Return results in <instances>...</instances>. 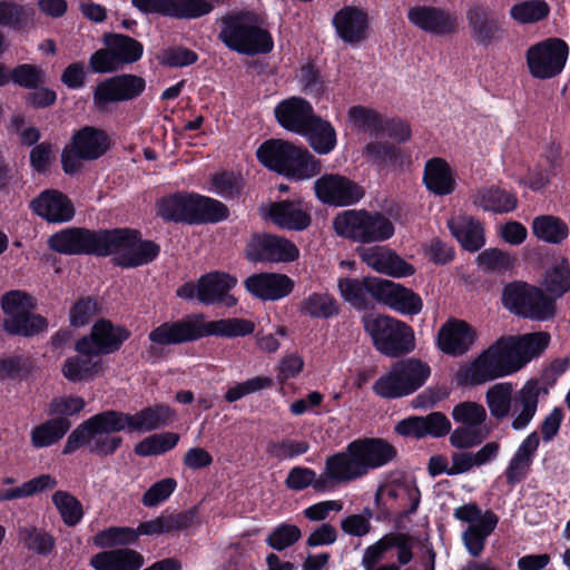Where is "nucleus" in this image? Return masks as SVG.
Segmentation results:
<instances>
[{
    "instance_id": "0eeeda50",
    "label": "nucleus",
    "mask_w": 570,
    "mask_h": 570,
    "mask_svg": "<svg viewBox=\"0 0 570 570\" xmlns=\"http://www.w3.org/2000/svg\"><path fill=\"white\" fill-rule=\"evenodd\" d=\"M218 40L229 50L245 56L267 55L274 49L268 30L258 24L255 13L236 11L220 19Z\"/></svg>"
},
{
    "instance_id": "6ab92c4d",
    "label": "nucleus",
    "mask_w": 570,
    "mask_h": 570,
    "mask_svg": "<svg viewBox=\"0 0 570 570\" xmlns=\"http://www.w3.org/2000/svg\"><path fill=\"white\" fill-rule=\"evenodd\" d=\"M146 89V80L134 73H120L100 81L94 89V104L105 109L114 102L130 101Z\"/></svg>"
},
{
    "instance_id": "412c9836",
    "label": "nucleus",
    "mask_w": 570,
    "mask_h": 570,
    "mask_svg": "<svg viewBox=\"0 0 570 570\" xmlns=\"http://www.w3.org/2000/svg\"><path fill=\"white\" fill-rule=\"evenodd\" d=\"M142 14H160L174 19H198L209 14L215 6L207 0H131Z\"/></svg>"
},
{
    "instance_id": "3c124183",
    "label": "nucleus",
    "mask_w": 570,
    "mask_h": 570,
    "mask_svg": "<svg viewBox=\"0 0 570 570\" xmlns=\"http://www.w3.org/2000/svg\"><path fill=\"white\" fill-rule=\"evenodd\" d=\"M533 235L549 244H561L569 236L564 220L553 215H540L532 220Z\"/></svg>"
},
{
    "instance_id": "49530a36",
    "label": "nucleus",
    "mask_w": 570,
    "mask_h": 570,
    "mask_svg": "<svg viewBox=\"0 0 570 570\" xmlns=\"http://www.w3.org/2000/svg\"><path fill=\"white\" fill-rule=\"evenodd\" d=\"M542 289L549 298L557 299L563 297L570 291V263L567 258L553 264L544 272L542 279Z\"/></svg>"
},
{
    "instance_id": "bf43d9fd",
    "label": "nucleus",
    "mask_w": 570,
    "mask_h": 570,
    "mask_svg": "<svg viewBox=\"0 0 570 570\" xmlns=\"http://www.w3.org/2000/svg\"><path fill=\"white\" fill-rule=\"evenodd\" d=\"M52 503L59 511L63 523L68 527H76L83 518L81 502L71 493L58 490L52 495Z\"/></svg>"
},
{
    "instance_id": "e2e57ef3",
    "label": "nucleus",
    "mask_w": 570,
    "mask_h": 570,
    "mask_svg": "<svg viewBox=\"0 0 570 570\" xmlns=\"http://www.w3.org/2000/svg\"><path fill=\"white\" fill-rule=\"evenodd\" d=\"M198 53L184 46H170L161 49L156 59L158 63L167 68H184L198 61Z\"/></svg>"
},
{
    "instance_id": "f257e3e1",
    "label": "nucleus",
    "mask_w": 570,
    "mask_h": 570,
    "mask_svg": "<svg viewBox=\"0 0 570 570\" xmlns=\"http://www.w3.org/2000/svg\"><path fill=\"white\" fill-rule=\"evenodd\" d=\"M550 343L547 332L502 335L471 363L455 373L458 386H476L512 375L532 358L541 355Z\"/></svg>"
},
{
    "instance_id": "37998d69",
    "label": "nucleus",
    "mask_w": 570,
    "mask_h": 570,
    "mask_svg": "<svg viewBox=\"0 0 570 570\" xmlns=\"http://www.w3.org/2000/svg\"><path fill=\"white\" fill-rule=\"evenodd\" d=\"M498 523L499 517L492 510H487L481 522L470 524L462 533L464 547L472 557L481 556L488 537L495 530Z\"/></svg>"
},
{
    "instance_id": "864d4df0",
    "label": "nucleus",
    "mask_w": 570,
    "mask_h": 570,
    "mask_svg": "<svg viewBox=\"0 0 570 570\" xmlns=\"http://www.w3.org/2000/svg\"><path fill=\"white\" fill-rule=\"evenodd\" d=\"M138 541V533L136 529L130 527H108L92 537V544L100 549H117L116 547H124L135 544Z\"/></svg>"
},
{
    "instance_id": "09e8293b",
    "label": "nucleus",
    "mask_w": 570,
    "mask_h": 570,
    "mask_svg": "<svg viewBox=\"0 0 570 570\" xmlns=\"http://www.w3.org/2000/svg\"><path fill=\"white\" fill-rule=\"evenodd\" d=\"M47 328L48 321L45 316L28 311L17 312L16 315L3 322V330L9 335L31 337L47 331Z\"/></svg>"
},
{
    "instance_id": "bb28decb",
    "label": "nucleus",
    "mask_w": 570,
    "mask_h": 570,
    "mask_svg": "<svg viewBox=\"0 0 570 570\" xmlns=\"http://www.w3.org/2000/svg\"><path fill=\"white\" fill-rule=\"evenodd\" d=\"M471 38L476 45L489 47L501 41L505 29L494 11L485 4H474L466 11Z\"/></svg>"
},
{
    "instance_id": "6e6d98bb",
    "label": "nucleus",
    "mask_w": 570,
    "mask_h": 570,
    "mask_svg": "<svg viewBox=\"0 0 570 570\" xmlns=\"http://www.w3.org/2000/svg\"><path fill=\"white\" fill-rule=\"evenodd\" d=\"M347 117L358 132H368L371 136H382L383 116L375 109L356 105L348 108Z\"/></svg>"
},
{
    "instance_id": "f3484780",
    "label": "nucleus",
    "mask_w": 570,
    "mask_h": 570,
    "mask_svg": "<svg viewBox=\"0 0 570 570\" xmlns=\"http://www.w3.org/2000/svg\"><path fill=\"white\" fill-rule=\"evenodd\" d=\"M245 257L252 263H293L299 258V249L284 236L254 233L246 244Z\"/></svg>"
},
{
    "instance_id": "7ed1b4c3",
    "label": "nucleus",
    "mask_w": 570,
    "mask_h": 570,
    "mask_svg": "<svg viewBox=\"0 0 570 570\" xmlns=\"http://www.w3.org/2000/svg\"><path fill=\"white\" fill-rule=\"evenodd\" d=\"M127 429L118 410H105L82 421L68 435L62 454L70 455L88 446L89 453L98 458L114 455L124 443L119 432Z\"/></svg>"
},
{
    "instance_id": "ea45409f",
    "label": "nucleus",
    "mask_w": 570,
    "mask_h": 570,
    "mask_svg": "<svg viewBox=\"0 0 570 570\" xmlns=\"http://www.w3.org/2000/svg\"><path fill=\"white\" fill-rule=\"evenodd\" d=\"M71 140L75 148L81 151L83 160H96L110 149V138L100 128L85 126L77 130Z\"/></svg>"
},
{
    "instance_id": "de8ad7c7",
    "label": "nucleus",
    "mask_w": 570,
    "mask_h": 570,
    "mask_svg": "<svg viewBox=\"0 0 570 570\" xmlns=\"http://www.w3.org/2000/svg\"><path fill=\"white\" fill-rule=\"evenodd\" d=\"M298 311L311 318L328 320L337 316L341 309L332 294L313 292L301 301Z\"/></svg>"
},
{
    "instance_id": "f704fd0d",
    "label": "nucleus",
    "mask_w": 570,
    "mask_h": 570,
    "mask_svg": "<svg viewBox=\"0 0 570 570\" xmlns=\"http://www.w3.org/2000/svg\"><path fill=\"white\" fill-rule=\"evenodd\" d=\"M448 228L461 247L470 253L480 250L485 244L482 223L470 215L453 216L448 220Z\"/></svg>"
},
{
    "instance_id": "6e6552de",
    "label": "nucleus",
    "mask_w": 570,
    "mask_h": 570,
    "mask_svg": "<svg viewBox=\"0 0 570 570\" xmlns=\"http://www.w3.org/2000/svg\"><path fill=\"white\" fill-rule=\"evenodd\" d=\"M160 245L142 238L139 229L130 227L108 228L105 257L111 256L112 264L124 269L137 268L156 261Z\"/></svg>"
},
{
    "instance_id": "5fc2aeb1",
    "label": "nucleus",
    "mask_w": 570,
    "mask_h": 570,
    "mask_svg": "<svg viewBox=\"0 0 570 570\" xmlns=\"http://www.w3.org/2000/svg\"><path fill=\"white\" fill-rule=\"evenodd\" d=\"M363 155L379 169H385L402 163V151L387 141H370L363 148Z\"/></svg>"
},
{
    "instance_id": "4be33fe9",
    "label": "nucleus",
    "mask_w": 570,
    "mask_h": 570,
    "mask_svg": "<svg viewBox=\"0 0 570 570\" xmlns=\"http://www.w3.org/2000/svg\"><path fill=\"white\" fill-rule=\"evenodd\" d=\"M332 26L344 43L357 47L368 38L370 17L365 9L345 4L334 13Z\"/></svg>"
},
{
    "instance_id": "774afa93",
    "label": "nucleus",
    "mask_w": 570,
    "mask_h": 570,
    "mask_svg": "<svg viewBox=\"0 0 570 570\" xmlns=\"http://www.w3.org/2000/svg\"><path fill=\"white\" fill-rule=\"evenodd\" d=\"M302 538L301 529L292 523L283 522L275 527L267 535L266 544L276 551H283Z\"/></svg>"
},
{
    "instance_id": "72a5a7b5",
    "label": "nucleus",
    "mask_w": 570,
    "mask_h": 570,
    "mask_svg": "<svg viewBox=\"0 0 570 570\" xmlns=\"http://www.w3.org/2000/svg\"><path fill=\"white\" fill-rule=\"evenodd\" d=\"M379 304L403 315H417L423 308L421 296L400 283L382 278Z\"/></svg>"
},
{
    "instance_id": "052dcab7",
    "label": "nucleus",
    "mask_w": 570,
    "mask_h": 570,
    "mask_svg": "<svg viewBox=\"0 0 570 570\" xmlns=\"http://www.w3.org/2000/svg\"><path fill=\"white\" fill-rule=\"evenodd\" d=\"M47 79L46 71L36 63H20L9 71V82L24 89H37L45 85Z\"/></svg>"
},
{
    "instance_id": "58836bf2",
    "label": "nucleus",
    "mask_w": 570,
    "mask_h": 570,
    "mask_svg": "<svg viewBox=\"0 0 570 570\" xmlns=\"http://www.w3.org/2000/svg\"><path fill=\"white\" fill-rule=\"evenodd\" d=\"M299 136L306 140L315 154L321 156L331 154L337 146L335 127L318 115L313 117Z\"/></svg>"
},
{
    "instance_id": "0e129e2a",
    "label": "nucleus",
    "mask_w": 570,
    "mask_h": 570,
    "mask_svg": "<svg viewBox=\"0 0 570 570\" xmlns=\"http://www.w3.org/2000/svg\"><path fill=\"white\" fill-rule=\"evenodd\" d=\"M101 312L98 298L91 295L80 296L69 311V322L75 328L86 326L90 320Z\"/></svg>"
},
{
    "instance_id": "2eb2a0df",
    "label": "nucleus",
    "mask_w": 570,
    "mask_h": 570,
    "mask_svg": "<svg viewBox=\"0 0 570 570\" xmlns=\"http://www.w3.org/2000/svg\"><path fill=\"white\" fill-rule=\"evenodd\" d=\"M569 56V46L561 38H548L531 46L525 53L527 66L533 78L546 80L562 72Z\"/></svg>"
},
{
    "instance_id": "680f3d73",
    "label": "nucleus",
    "mask_w": 570,
    "mask_h": 570,
    "mask_svg": "<svg viewBox=\"0 0 570 570\" xmlns=\"http://www.w3.org/2000/svg\"><path fill=\"white\" fill-rule=\"evenodd\" d=\"M213 190L227 200H234L242 195L245 183L242 176L234 171H220L210 178Z\"/></svg>"
},
{
    "instance_id": "9d476101",
    "label": "nucleus",
    "mask_w": 570,
    "mask_h": 570,
    "mask_svg": "<svg viewBox=\"0 0 570 570\" xmlns=\"http://www.w3.org/2000/svg\"><path fill=\"white\" fill-rule=\"evenodd\" d=\"M335 233L358 244L381 243L390 239L395 227L381 212L366 209H347L338 213L333 219Z\"/></svg>"
},
{
    "instance_id": "aec40b11",
    "label": "nucleus",
    "mask_w": 570,
    "mask_h": 570,
    "mask_svg": "<svg viewBox=\"0 0 570 570\" xmlns=\"http://www.w3.org/2000/svg\"><path fill=\"white\" fill-rule=\"evenodd\" d=\"M338 469L332 455L325 460L323 472L317 476L316 472L306 466H294L289 470L285 485L293 491H303L312 487L317 493H326L334 491L338 485H342Z\"/></svg>"
},
{
    "instance_id": "ddd939ff",
    "label": "nucleus",
    "mask_w": 570,
    "mask_h": 570,
    "mask_svg": "<svg viewBox=\"0 0 570 570\" xmlns=\"http://www.w3.org/2000/svg\"><path fill=\"white\" fill-rule=\"evenodd\" d=\"M102 43L105 47L96 50L89 58V66L96 73L118 71L126 65L139 61L144 55V45L124 33L106 32Z\"/></svg>"
},
{
    "instance_id": "c756f323",
    "label": "nucleus",
    "mask_w": 570,
    "mask_h": 570,
    "mask_svg": "<svg viewBox=\"0 0 570 570\" xmlns=\"http://www.w3.org/2000/svg\"><path fill=\"white\" fill-rule=\"evenodd\" d=\"M452 424L449 417L439 411L429 413L425 416H410L400 421L395 431L400 435L414 439L434 438L440 439L451 432Z\"/></svg>"
},
{
    "instance_id": "2f4dec72",
    "label": "nucleus",
    "mask_w": 570,
    "mask_h": 570,
    "mask_svg": "<svg viewBox=\"0 0 570 570\" xmlns=\"http://www.w3.org/2000/svg\"><path fill=\"white\" fill-rule=\"evenodd\" d=\"M119 415L128 433L151 432L170 425L176 419L175 410L164 403L146 406L135 414L119 411Z\"/></svg>"
},
{
    "instance_id": "a19ab883",
    "label": "nucleus",
    "mask_w": 570,
    "mask_h": 570,
    "mask_svg": "<svg viewBox=\"0 0 570 570\" xmlns=\"http://www.w3.org/2000/svg\"><path fill=\"white\" fill-rule=\"evenodd\" d=\"M97 355L77 354L65 360L61 366L63 377L71 383L92 381L104 370Z\"/></svg>"
},
{
    "instance_id": "39448f33",
    "label": "nucleus",
    "mask_w": 570,
    "mask_h": 570,
    "mask_svg": "<svg viewBox=\"0 0 570 570\" xmlns=\"http://www.w3.org/2000/svg\"><path fill=\"white\" fill-rule=\"evenodd\" d=\"M343 484L362 479L397 458V449L383 438H358L333 454Z\"/></svg>"
},
{
    "instance_id": "f8f14e48",
    "label": "nucleus",
    "mask_w": 570,
    "mask_h": 570,
    "mask_svg": "<svg viewBox=\"0 0 570 570\" xmlns=\"http://www.w3.org/2000/svg\"><path fill=\"white\" fill-rule=\"evenodd\" d=\"M431 375L428 363L416 357L396 361L390 371L373 384V392L385 400H396L413 394Z\"/></svg>"
},
{
    "instance_id": "a18cd8bd",
    "label": "nucleus",
    "mask_w": 570,
    "mask_h": 570,
    "mask_svg": "<svg viewBox=\"0 0 570 570\" xmlns=\"http://www.w3.org/2000/svg\"><path fill=\"white\" fill-rule=\"evenodd\" d=\"M229 217V208L218 199L194 193L191 225L217 224Z\"/></svg>"
},
{
    "instance_id": "4d7b16f0",
    "label": "nucleus",
    "mask_w": 570,
    "mask_h": 570,
    "mask_svg": "<svg viewBox=\"0 0 570 570\" xmlns=\"http://www.w3.org/2000/svg\"><path fill=\"white\" fill-rule=\"evenodd\" d=\"M180 435L175 432H163L151 434L138 442L134 452L138 456L161 455L173 450L179 442Z\"/></svg>"
},
{
    "instance_id": "cd10ccee",
    "label": "nucleus",
    "mask_w": 570,
    "mask_h": 570,
    "mask_svg": "<svg viewBox=\"0 0 570 570\" xmlns=\"http://www.w3.org/2000/svg\"><path fill=\"white\" fill-rule=\"evenodd\" d=\"M29 208L50 224H63L73 219L76 208L72 200L58 189H45L33 198Z\"/></svg>"
},
{
    "instance_id": "20e7f679",
    "label": "nucleus",
    "mask_w": 570,
    "mask_h": 570,
    "mask_svg": "<svg viewBox=\"0 0 570 570\" xmlns=\"http://www.w3.org/2000/svg\"><path fill=\"white\" fill-rule=\"evenodd\" d=\"M258 161L291 181H305L321 175L323 161L307 147L284 139L265 140L256 150Z\"/></svg>"
},
{
    "instance_id": "a878e982",
    "label": "nucleus",
    "mask_w": 570,
    "mask_h": 570,
    "mask_svg": "<svg viewBox=\"0 0 570 570\" xmlns=\"http://www.w3.org/2000/svg\"><path fill=\"white\" fill-rule=\"evenodd\" d=\"M382 277L363 276L341 277L337 281V289L341 297L356 311H367L373 307L372 302L379 301Z\"/></svg>"
},
{
    "instance_id": "c85d7f7f",
    "label": "nucleus",
    "mask_w": 570,
    "mask_h": 570,
    "mask_svg": "<svg viewBox=\"0 0 570 570\" xmlns=\"http://www.w3.org/2000/svg\"><path fill=\"white\" fill-rule=\"evenodd\" d=\"M311 208L302 198L283 199L269 205L268 217L283 229L302 232L311 226Z\"/></svg>"
},
{
    "instance_id": "473e14b6",
    "label": "nucleus",
    "mask_w": 570,
    "mask_h": 570,
    "mask_svg": "<svg viewBox=\"0 0 570 570\" xmlns=\"http://www.w3.org/2000/svg\"><path fill=\"white\" fill-rule=\"evenodd\" d=\"M274 115L282 128L301 135L316 114L308 100L303 97L292 96L276 105Z\"/></svg>"
},
{
    "instance_id": "a211bd4d",
    "label": "nucleus",
    "mask_w": 570,
    "mask_h": 570,
    "mask_svg": "<svg viewBox=\"0 0 570 570\" xmlns=\"http://www.w3.org/2000/svg\"><path fill=\"white\" fill-rule=\"evenodd\" d=\"M316 198L325 205L346 207L357 204L365 195L364 188L340 174H325L314 183Z\"/></svg>"
},
{
    "instance_id": "9b49d317",
    "label": "nucleus",
    "mask_w": 570,
    "mask_h": 570,
    "mask_svg": "<svg viewBox=\"0 0 570 570\" xmlns=\"http://www.w3.org/2000/svg\"><path fill=\"white\" fill-rule=\"evenodd\" d=\"M501 302L503 307L517 317L544 322L554 317L557 304L541 287L523 281L504 285Z\"/></svg>"
},
{
    "instance_id": "c9c22d12",
    "label": "nucleus",
    "mask_w": 570,
    "mask_h": 570,
    "mask_svg": "<svg viewBox=\"0 0 570 570\" xmlns=\"http://www.w3.org/2000/svg\"><path fill=\"white\" fill-rule=\"evenodd\" d=\"M422 180L425 188L435 196L451 195L456 188L454 171L441 157H433L425 163Z\"/></svg>"
},
{
    "instance_id": "423d86ee",
    "label": "nucleus",
    "mask_w": 570,
    "mask_h": 570,
    "mask_svg": "<svg viewBox=\"0 0 570 570\" xmlns=\"http://www.w3.org/2000/svg\"><path fill=\"white\" fill-rule=\"evenodd\" d=\"M541 392L547 390L541 389L535 380L528 381L515 394L511 383H497L487 391L485 401L490 414L495 420L501 421L510 414L518 413L511 422V428L521 431L534 417Z\"/></svg>"
},
{
    "instance_id": "4468645a",
    "label": "nucleus",
    "mask_w": 570,
    "mask_h": 570,
    "mask_svg": "<svg viewBox=\"0 0 570 570\" xmlns=\"http://www.w3.org/2000/svg\"><path fill=\"white\" fill-rule=\"evenodd\" d=\"M107 230L108 228L67 227L49 237L48 247L68 256L105 257Z\"/></svg>"
},
{
    "instance_id": "69168bd1",
    "label": "nucleus",
    "mask_w": 570,
    "mask_h": 570,
    "mask_svg": "<svg viewBox=\"0 0 570 570\" xmlns=\"http://www.w3.org/2000/svg\"><path fill=\"white\" fill-rule=\"evenodd\" d=\"M451 414L455 423L466 426L482 428L487 420L485 407L473 401L458 403Z\"/></svg>"
},
{
    "instance_id": "5701e85b",
    "label": "nucleus",
    "mask_w": 570,
    "mask_h": 570,
    "mask_svg": "<svg viewBox=\"0 0 570 570\" xmlns=\"http://www.w3.org/2000/svg\"><path fill=\"white\" fill-rule=\"evenodd\" d=\"M244 287L257 299L277 302L293 293L295 281L283 273L261 272L249 275L244 281Z\"/></svg>"
},
{
    "instance_id": "603ef678",
    "label": "nucleus",
    "mask_w": 570,
    "mask_h": 570,
    "mask_svg": "<svg viewBox=\"0 0 570 570\" xmlns=\"http://www.w3.org/2000/svg\"><path fill=\"white\" fill-rule=\"evenodd\" d=\"M550 11L546 0H524L514 3L509 9V16L514 22L524 26L546 20Z\"/></svg>"
},
{
    "instance_id": "7c9ffc66",
    "label": "nucleus",
    "mask_w": 570,
    "mask_h": 570,
    "mask_svg": "<svg viewBox=\"0 0 570 570\" xmlns=\"http://www.w3.org/2000/svg\"><path fill=\"white\" fill-rule=\"evenodd\" d=\"M236 284L237 278L225 272L207 273L197 282V299L207 306L224 303L227 307H234L237 299L228 293Z\"/></svg>"
},
{
    "instance_id": "4c0bfd02",
    "label": "nucleus",
    "mask_w": 570,
    "mask_h": 570,
    "mask_svg": "<svg viewBox=\"0 0 570 570\" xmlns=\"http://www.w3.org/2000/svg\"><path fill=\"white\" fill-rule=\"evenodd\" d=\"M144 563V556L130 548L105 550L89 561L95 570H140Z\"/></svg>"
},
{
    "instance_id": "dca6fc26",
    "label": "nucleus",
    "mask_w": 570,
    "mask_h": 570,
    "mask_svg": "<svg viewBox=\"0 0 570 570\" xmlns=\"http://www.w3.org/2000/svg\"><path fill=\"white\" fill-rule=\"evenodd\" d=\"M131 332L124 325H116L110 320L99 318L90 328L89 334L75 343V351L83 355H109L118 352L129 340Z\"/></svg>"
},
{
    "instance_id": "79ce46f5",
    "label": "nucleus",
    "mask_w": 570,
    "mask_h": 570,
    "mask_svg": "<svg viewBox=\"0 0 570 570\" xmlns=\"http://www.w3.org/2000/svg\"><path fill=\"white\" fill-rule=\"evenodd\" d=\"M473 204L484 212L510 213L517 208L515 194L498 186L482 187L473 195Z\"/></svg>"
},
{
    "instance_id": "393cba45",
    "label": "nucleus",
    "mask_w": 570,
    "mask_h": 570,
    "mask_svg": "<svg viewBox=\"0 0 570 570\" xmlns=\"http://www.w3.org/2000/svg\"><path fill=\"white\" fill-rule=\"evenodd\" d=\"M478 340L476 330L466 321L449 318L436 335L438 348L450 356L466 354Z\"/></svg>"
},
{
    "instance_id": "c03bdc74",
    "label": "nucleus",
    "mask_w": 570,
    "mask_h": 570,
    "mask_svg": "<svg viewBox=\"0 0 570 570\" xmlns=\"http://www.w3.org/2000/svg\"><path fill=\"white\" fill-rule=\"evenodd\" d=\"M71 421L67 417H51L33 426L30 441L33 448L45 449L57 444L70 430Z\"/></svg>"
},
{
    "instance_id": "1a4fd4ad",
    "label": "nucleus",
    "mask_w": 570,
    "mask_h": 570,
    "mask_svg": "<svg viewBox=\"0 0 570 570\" xmlns=\"http://www.w3.org/2000/svg\"><path fill=\"white\" fill-rule=\"evenodd\" d=\"M362 323L382 355L397 358L414 351V331L405 322L385 314H367L362 317Z\"/></svg>"
},
{
    "instance_id": "b1692460",
    "label": "nucleus",
    "mask_w": 570,
    "mask_h": 570,
    "mask_svg": "<svg viewBox=\"0 0 570 570\" xmlns=\"http://www.w3.org/2000/svg\"><path fill=\"white\" fill-rule=\"evenodd\" d=\"M407 19L422 31L439 37L453 35L459 28L456 13L441 7H412L407 11Z\"/></svg>"
},
{
    "instance_id": "f03ea898",
    "label": "nucleus",
    "mask_w": 570,
    "mask_h": 570,
    "mask_svg": "<svg viewBox=\"0 0 570 570\" xmlns=\"http://www.w3.org/2000/svg\"><path fill=\"white\" fill-rule=\"evenodd\" d=\"M255 323L240 317L206 321L203 313L168 321L151 330L148 340L156 345L169 346L196 342L208 336L226 338L245 337L253 334Z\"/></svg>"
},
{
    "instance_id": "13d9d810",
    "label": "nucleus",
    "mask_w": 570,
    "mask_h": 570,
    "mask_svg": "<svg viewBox=\"0 0 570 570\" xmlns=\"http://www.w3.org/2000/svg\"><path fill=\"white\" fill-rule=\"evenodd\" d=\"M57 480L50 474L36 476L20 487L10 489H0V501H13L22 498L32 497L46 490H51L57 485Z\"/></svg>"
},
{
    "instance_id": "338daca9",
    "label": "nucleus",
    "mask_w": 570,
    "mask_h": 570,
    "mask_svg": "<svg viewBox=\"0 0 570 570\" xmlns=\"http://www.w3.org/2000/svg\"><path fill=\"white\" fill-rule=\"evenodd\" d=\"M274 385V380L269 376L257 375L244 382L235 383L224 394L227 403H235L246 395L259 392L262 390L271 389Z\"/></svg>"
},
{
    "instance_id": "e433bc0d",
    "label": "nucleus",
    "mask_w": 570,
    "mask_h": 570,
    "mask_svg": "<svg viewBox=\"0 0 570 570\" xmlns=\"http://www.w3.org/2000/svg\"><path fill=\"white\" fill-rule=\"evenodd\" d=\"M194 191H176L156 202V213L165 223L191 225Z\"/></svg>"
},
{
    "instance_id": "8fccbe9b",
    "label": "nucleus",
    "mask_w": 570,
    "mask_h": 570,
    "mask_svg": "<svg viewBox=\"0 0 570 570\" xmlns=\"http://www.w3.org/2000/svg\"><path fill=\"white\" fill-rule=\"evenodd\" d=\"M36 360L28 354L0 356V382L27 381L36 371Z\"/></svg>"
}]
</instances>
